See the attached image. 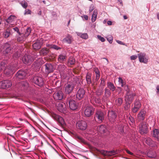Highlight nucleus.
Returning a JSON list of instances; mask_svg holds the SVG:
<instances>
[{
  "instance_id": "34",
  "label": "nucleus",
  "mask_w": 159,
  "mask_h": 159,
  "mask_svg": "<svg viewBox=\"0 0 159 159\" xmlns=\"http://www.w3.org/2000/svg\"><path fill=\"white\" fill-rule=\"evenodd\" d=\"M66 57L65 55L62 54H60L58 57V61L61 63L66 59Z\"/></svg>"
},
{
  "instance_id": "8",
  "label": "nucleus",
  "mask_w": 159,
  "mask_h": 159,
  "mask_svg": "<svg viewBox=\"0 0 159 159\" xmlns=\"http://www.w3.org/2000/svg\"><path fill=\"white\" fill-rule=\"evenodd\" d=\"M108 117L109 120L111 123H114L116 117L115 112L113 111H109L108 112Z\"/></svg>"
},
{
  "instance_id": "29",
  "label": "nucleus",
  "mask_w": 159,
  "mask_h": 159,
  "mask_svg": "<svg viewBox=\"0 0 159 159\" xmlns=\"http://www.w3.org/2000/svg\"><path fill=\"white\" fill-rule=\"evenodd\" d=\"M152 136L153 137L157 139L158 142H159V130L155 129L153 131Z\"/></svg>"
},
{
  "instance_id": "41",
  "label": "nucleus",
  "mask_w": 159,
  "mask_h": 159,
  "mask_svg": "<svg viewBox=\"0 0 159 159\" xmlns=\"http://www.w3.org/2000/svg\"><path fill=\"white\" fill-rule=\"evenodd\" d=\"M111 94V92L109 89L107 88L105 89V95L107 98L109 97Z\"/></svg>"
},
{
  "instance_id": "55",
  "label": "nucleus",
  "mask_w": 159,
  "mask_h": 159,
  "mask_svg": "<svg viewBox=\"0 0 159 159\" xmlns=\"http://www.w3.org/2000/svg\"><path fill=\"white\" fill-rule=\"evenodd\" d=\"M94 8V6L93 5H91L89 9V12L90 13L92 11Z\"/></svg>"
},
{
  "instance_id": "45",
  "label": "nucleus",
  "mask_w": 159,
  "mask_h": 159,
  "mask_svg": "<svg viewBox=\"0 0 159 159\" xmlns=\"http://www.w3.org/2000/svg\"><path fill=\"white\" fill-rule=\"evenodd\" d=\"M118 79L119 84H121V86L122 87H123L125 84V82L123 81L122 78L120 77H119Z\"/></svg>"
},
{
  "instance_id": "42",
  "label": "nucleus",
  "mask_w": 159,
  "mask_h": 159,
  "mask_svg": "<svg viewBox=\"0 0 159 159\" xmlns=\"http://www.w3.org/2000/svg\"><path fill=\"white\" fill-rule=\"evenodd\" d=\"M116 154V152L114 150L110 151H107V156H111L114 155Z\"/></svg>"
},
{
  "instance_id": "20",
  "label": "nucleus",
  "mask_w": 159,
  "mask_h": 159,
  "mask_svg": "<svg viewBox=\"0 0 159 159\" xmlns=\"http://www.w3.org/2000/svg\"><path fill=\"white\" fill-rule=\"evenodd\" d=\"M141 106V104L140 102L136 100L134 102V106L132 109V111L133 113L136 112L139 109Z\"/></svg>"
},
{
  "instance_id": "22",
  "label": "nucleus",
  "mask_w": 159,
  "mask_h": 159,
  "mask_svg": "<svg viewBox=\"0 0 159 159\" xmlns=\"http://www.w3.org/2000/svg\"><path fill=\"white\" fill-rule=\"evenodd\" d=\"M85 93V91L83 89H80L77 91L76 98L79 99L83 98Z\"/></svg>"
},
{
  "instance_id": "4",
  "label": "nucleus",
  "mask_w": 159,
  "mask_h": 159,
  "mask_svg": "<svg viewBox=\"0 0 159 159\" xmlns=\"http://www.w3.org/2000/svg\"><path fill=\"white\" fill-rule=\"evenodd\" d=\"M36 57L37 56H35L32 57L29 55H25L23 57L22 61L25 64H30Z\"/></svg>"
},
{
  "instance_id": "5",
  "label": "nucleus",
  "mask_w": 159,
  "mask_h": 159,
  "mask_svg": "<svg viewBox=\"0 0 159 159\" xmlns=\"http://www.w3.org/2000/svg\"><path fill=\"white\" fill-rule=\"evenodd\" d=\"M135 95V93H134L131 92H126L125 101L131 103L134 99V97Z\"/></svg>"
},
{
  "instance_id": "16",
  "label": "nucleus",
  "mask_w": 159,
  "mask_h": 159,
  "mask_svg": "<svg viewBox=\"0 0 159 159\" xmlns=\"http://www.w3.org/2000/svg\"><path fill=\"white\" fill-rule=\"evenodd\" d=\"M53 117L58 122L60 125L61 126L65 125V122L63 119L62 117L56 115H54L53 116Z\"/></svg>"
},
{
  "instance_id": "27",
  "label": "nucleus",
  "mask_w": 159,
  "mask_h": 159,
  "mask_svg": "<svg viewBox=\"0 0 159 159\" xmlns=\"http://www.w3.org/2000/svg\"><path fill=\"white\" fill-rule=\"evenodd\" d=\"M98 130L101 134H104L107 131V128L105 125H102L98 127Z\"/></svg>"
},
{
  "instance_id": "44",
  "label": "nucleus",
  "mask_w": 159,
  "mask_h": 159,
  "mask_svg": "<svg viewBox=\"0 0 159 159\" xmlns=\"http://www.w3.org/2000/svg\"><path fill=\"white\" fill-rule=\"evenodd\" d=\"M118 130L121 133L124 132V126L123 125H119L118 127Z\"/></svg>"
},
{
  "instance_id": "21",
  "label": "nucleus",
  "mask_w": 159,
  "mask_h": 159,
  "mask_svg": "<svg viewBox=\"0 0 159 159\" xmlns=\"http://www.w3.org/2000/svg\"><path fill=\"white\" fill-rule=\"evenodd\" d=\"M45 71L49 74L52 72L54 70L53 66L51 64L46 63L45 65Z\"/></svg>"
},
{
  "instance_id": "30",
  "label": "nucleus",
  "mask_w": 159,
  "mask_h": 159,
  "mask_svg": "<svg viewBox=\"0 0 159 159\" xmlns=\"http://www.w3.org/2000/svg\"><path fill=\"white\" fill-rule=\"evenodd\" d=\"M11 30H12L11 28H7L5 31L3 33V35L4 37L5 38H8L10 34Z\"/></svg>"
},
{
  "instance_id": "13",
  "label": "nucleus",
  "mask_w": 159,
  "mask_h": 159,
  "mask_svg": "<svg viewBox=\"0 0 159 159\" xmlns=\"http://www.w3.org/2000/svg\"><path fill=\"white\" fill-rule=\"evenodd\" d=\"M147 115L146 112L144 110H141L137 116V120L139 121H141L144 120Z\"/></svg>"
},
{
  "instance_id": "50",
  "label": "nucleus",
  "mask_w": 159,
  "mask_h": 159,
  "mask_svg": "<svg viewBox=\"0 0 159 159\" xmlns=\"http://www.w3.org/2000/svg\"><path fill=\"white\" fill-rule=\"evenodd\" d=\"M52 148H53V147L51 145L48 144V146L46 148V150L47 152H48L49 149Z\"/></svg>"
},
{
  "instance_id": "23",
  "label": "nucleus",
  "mask_w": 159,
  "mask_h": 159,
  "mask_svg": "<svg viewBox=\"0 0 159 159\" xmlns=\"http://www.w3.org/2000/svg\"><path fill=\"white\" fill-rule=\"evenodd\" d=\"M15 76L17 79H22L25 77L26 74L24 71L19 70Z\"/></svg>"
},
{
  "instance_id": "26",
  "label": "nucleus",
  "mask_w": 159,
  "mask_h": 159,
  "mask_svg": "<svg viewBox=\"0 0 159 159\" xmlns=\"http://www.w3.org/2000/svg\"><path fill=\"white\" fill-rule=\"evenodd\" d=\"M42 45V43L39 41H37L33 45V47L34 49L38 50L39 49Z\"/></svg>"
},
{
  "instance_id": "56",
  "label": "nucleus",
  "mask_w": 159,
  "mask_h": 159,
  "mask_svg": "<svg viewBox=\"0 0 159 159\" xmlns=\"http://www.w3.org/2000/svg\"><path fill=\"white\" fill-rule=\"evenodd\" d=\"M20 56V54H18V52H16L13 55L14 58H17Z\"/></svg>"
},
{
  "instance_id": "39",
  "label": "nucleus",
  "mask_w": 159,
  "mask_h": 159,
  "mask_svg": "<svg viewBox=\"0 0 159 159\" xmlns=\"http://www.w3.org/2000/svg\"><path fill=\"white\" fill-rule=\"evenodd\" d=\"M125 103L124 106V109L125 110L128 111L129 110L130 107L131 103L125 101Z\"/></svg>"
},
{
  "instance_id": "1",
  "label": "nucleus",
  "mask_w": 159,
  "mask_h": 159,
  "mask_svg": "<svg viewBox=\"0 0 159 159\" xmlns=\"http://www.w3.org/2000/svg\"><path fill=\"white\" fill-rule=\"evenodd\" d=\"M4 62H2L0 63V72L4 70V72L7 75L13 74L16 71L17 68L15 66H6Z\"/></svg>"
},
{
  "instance_id": "36",
  "label": "nucleus",
  "mask_w": 159,
  "mask_h": 159,
  "mask_svg": "<svg viewBox=\"0 0 159 159\" xmlns=\"http://www.w3.org/2000/svg\"><path fill=\"white\" fill-rule=\"evenodd\" d=\"M19 36L17 39V40L18 42L24 41L26 37H25L24 34H21L20 33V34H19Z\"/></svg>"
},
{
  "instance_id": "32",
  "label": "nucleus",
  "mask_w": 159,
  "mask_h": 159,
  "mask_svg": "<svg viewBox=\"0 0 159 159\" xmlns=\"http://www.w3.org/2000/svg\"><path fill=\"white\" fill-rule=\"evenodd\" d=\"M77 34L78 36L83 39H86L88 38V36L87 33H82L78 32L77 33Z\"/></svg>"
},
{
  "instance_id": "9",
  "label": "nucleus",
  "mask_w": 159,
  "mask_h": 159,
  "mask_svg": "<svg viewBox=\"0 0 159 159\" xmlns=\"http://www.w3.org/2000/svg\"><path fill=\"white\" fill-rule=\"evenodd\" d=\"M94 112V109L93 107L90 106H87L84 110V113L85 116L89 117L93 115Z\"/></svg>"
},
{
  "instance_id": "40",
  "label": "nucleus",
  "mask_w": 159,
  "mask_h": 159,
  "mask_svg": "<svg viewBox=\"0 0 159 159\" xmlns=\"http://www.w3.org/2000/svg\"><path fill=\"white\" fill-rule=\"evenodd\" d=\"M31 32V29L30 28H28L25 32L24 35L25 37H28L30 34Z\"/></svg>"
},
{
  "instance_id": "38",
  "label": "nucleus",
  "mask_w": 159,
  "mask_h": 159,
  "mask_svg": "<svg viewBox=\"0 0 159 159\" xmlns=\"http://www.w3.org/2000/svg\"><path fill=\"white\" fill-rule=\"evenodd\" d=\"M16 17L14 16L11 15L6 20L8 23H11L15 19Z\"/></svg>"
},
{
  "instance_id": "6",
  "label": "nucleus",
  "mask_w": 159,
  "mask_h": 159,
  "mask_svg": "<svg viewBox=\"0 0 159 159\" xmlns=\"http://www.w3.org/2000/svg\"><path fill=\"white\" fill-rule=\"evenodd\" d=\"M12 84L9 80H5L0 82V87L3 89H7L11 86Z\"/></svg>"
},
{
  "instance_id": "3",
  "label": "nucleus",
  "mask_w": 159,
  "mask_h": 159,
  "mask_svg": "<svg viewBox=\"0 0 159 159\" xmlns=\"http://www.w3.org/2000/svg\"><path fill=\"white\" fill-rule=\"evenodd\" d=\"M76 84V82L72 81L68 82L65 85V91L66 93L70 94L72 92Z\"/></svg>"
},
{
  "instance_id": "2",
  "label": "nucleus",
  "mask_w": 159,
  "mask_h": 159,
  "mask_svg": "<svg viewBox=\"0 0 159 159\" xmlns=\"http://www.w3.org/2000/svg\"><path fill=\"white\" fill-rule=\"evenodd\" d=\"M105 113L101 110H97L95 115V120L99 123L102 122L104 119Z\"/></svg>"
},
{
  "instance_id": "51",
  "label": "nucleus",
  "mask_w": 159,
  "mask_h": 159,
  "mask_svg": "<svg viewBox=\"0 0 159 159\" xmlns=\"http://www.w3.org/2000/svg\"><path fill=\"white\" fill-rule=\"evenodd\" d=\"M124 87V89L127 92H130L129 90L128 85H125L123 87Z\"/></svg>"
},
{
  "instance_id": "52",
  "label": "nucleus",
  "mask_w": 159,
  "mask_h": 159,
  "mask_svg": "<svg viewBox=\"0 0 159 159\" xmlns=\"http://www.w3.org/2000/svg\"><path fill=\"white\" fill-rule=\"evenodd\" d=\"M98 38L102 42H104L105 41V39H104V38L101 37V36L98 35Z\"/></svg>"
},
{
  "instance_id": "31",
  "label": "nucleus",
  "mask_w": 159,
  "mask_h": 159,
  "mask_svg": "<svg viewBox=\"0 0 159 159\" xmlns=\"http://www.w3.org/2000/svg\"><path fill=\"white\" fill-rule=\"evenodd\" d=\"M20 85L22 90L25 89L28 86V84L26 81H22L21 82Z\"/></svg>"
},
{
  "instance_id": "19",
  "label": "nucleus",
  "mask_w": 159,
  "mask_h": 159,
  "mask_svg": "<svg viewBox=\"0 0 159 159\" xmlns=\"http://www.w3.org/2000/svg\"><path fill=\"white\" fill-rule=\"evenodd\" d=\"M144 141L149 146L151 147H155L157 146V144L156 142L152 140L149 138H145Z\"/></svg>"
},
{
  "instance_id": "59",
  "label": "nucleus",
  "mask_w": 159,
  "mask_h": 159,
  "mask_svg": "<svg viewBox=\"0 0 159 159\" xmlns=\"http://www.w3.org/2000/svg\"><path fill=\"white\" fill-rule=\"evenodd\" d=\"M31 12V11L29 9H27L25 10V15L28 14H30Z\"/></svg>"
},
{
  "instance_id": "48",
  "label": "nucleus",
  "mask_w": 159,
  "mask_h": 159,
  "mask_svg": "<svg viewBox=\"0 0 159 159\" xmlns=\"http://www.w3.org/2000/svg\"><path fill=\"white\" fill-rule=\"evenodd\" d=\"M98 152H99L100 153L103 155L104 156H107V151H104L103 150H99Z\"/></svg>"
},
{
  "instance_id": "43",
  "label": "nucleus",
  "mask_w": 159,
  "mask_h": 159,
  "mask_svg": "<svg viewBox=\"0 0 159 159\" xmlns=\"http://www.w3.org/2000/svg\"><path fill=\"white\" fill-rule=\"evenodd\" d=\"M50 48H53L57 50L61 49V48L58 47L56 45L53 44H51Z\"/></svg>"
},
{
  "instance_id": "24",
  "label": "nucleus",
  "mask_w": 159,
  "mask_h": 159,
  "mask_svg": "<svg viewBox=\"0 0 159 159\" xmlns=\"http://www.w3.org/2000/svg\"><path fill=\"white\" fill-rule=\"evenodd\" d=\"M58 110L61 112H63L67 109L66 104L63 102L59 103L57 106Z\"/></svg>"
},
{
  "instance_id": "11",
  "label": "nucleus",
  "mask_w": 159,
  "mask_h": 159,
  "mask_svg": "<svg viewBox=\"0 0 159 159\" xmlns=\"http://www.w3.org/2000/svg\"><path fill=\"white\" fill-rule=\"evenodd\" d=\"M139 132L141 134H143L147 133V127L145 122L141 123L139 128Z\"/></svg>"
},
{
  "instance_id": "28",
  "label": "nucleus",
  "mask_w": 159,
  "mask_h": 159,
  "mask_svg": "<svg viewBox=\"0 0 159 159\" xmlns=\"http://www.w3.org/2000/svg\"><path fill=\"white\" fill-rule=\"evenodd\" d=\"M49 52V49L46 48H43L40 51L39 53L41 55L45 56L47 55Z\"/></svg>"
},
{
  "instance_id": "61",
  "label": "nucleus",
  "mask_w": 159,
  "mask_h": 159,
  "mask_svg": "<svg viewBox=\"0 0 159 159\" xmlns=\"http://www.w3.org/2000/svg\"><path fill=\"white\" fill-rule=\"evenodd\" d=\"M100 77V74L96 75V81H98L99 80Z\"/></svg>"
},
{
  "instance_id": "62",
  "label": "nucleus",
  "mask_w": 159,
  "mask_h": 159,
  "mask_svg": "<svg viewBox=\"0 0 159 159\" xmlns=\"http://www.w3.org/2000/svg\"><path fill=\"white\" fill-rule=\"evenodd\" d=\"M81 17H84V19L86 20H87L88 19V17L87 16V15H84L83 16H81Z\"/></svg>"
},
{
  "instance_id": "37",
  "label": "nucleus",
  "mask_w": 159,
  "mask_h": 159,
  "mask_svg": "<svg viewBox=\"0 0 159 159\" xmlns=\"http://www.w3.org/2000/svg\"><path fill=\"white\" fill-rule=\"evenodd\" d=\"M123 102V99L121 98H118L116 100L115 103L117 106H120Z\"/></svg>"
},
{
  "instance_id": "33",
  "label": "nucleus",
  "mask_w": 159,
  "mask_h": 159,
  "mask_svg": "<svg viewBox=\"0 0 159 159\" xmlns=\"http://www.w3.org/2000/svg\"><path fill=\"white\" fill-rule=\"evenodd\" d=\"M97 11L96 10H94L93 11V13L92 17L91 19L92 22H94L97 19Z\"/></svg>"
},
{
  "instance_id": "10",
  "label": "nucleus",
  "mask_w": 159,
  "mask_h": 159,
  "mask_svg": "<svg viewBox=\"0 0 159 159\" xmlns=\"http://www.w3.org/2000/svg\"><path fill=\"white\" fill-rule=\"evenodd\" d=\"M53 97L56 100H61L64 97V94L61 90H59L55 92L53 94Z\"/></svg>"
},
{
  "instance_id": "17",
  "label": "nucleus",
  "mask_w": 159,
  "mask_h": 159,
  "mask_svg": "<svg viewBox=\"0 0 159 159\" xmlns=\"http://www.w3.org/2000/svg\"><path fill=\"white\" fill-rule=\"evenodd\" d=\"M73 41V39L72 36L68 34L66 37L63 39L62 41L64 43H66L70 44Z\"/></svg>"
},
{
  "instance_id": "63",
  "label": "nucleus",
  "mask_w": 159,
  "mask_h": 159,
  "mask_svg": "<svg viewBox=\"0 0 159 159\" xmlns=\"http://www.w3.org/2000/svg\"><path fill=\"white\" fill-rule=\"evenodd\" d=\"M126 152L129 154H130L131 155H132L133 153L129 151L128 150H126Z\"/></svg>"
},
{
  "instance_id": "47",
  "label": "nucleus",
  "mask_w": 159,
  "mask_h": 159,
  "mask_svg": "<svg viewBox=\"0 0 159 159\" xmlns=\"http://www.w3.org/2000/svg\"><path fill=\"white\" fill-rule=\"evenodd\" d=\"M69 62L71 65H74L75 63V60L73 58H70L69 60Z\"/></svg>"
},
{
  "instance_id": "54",
  "label": "nucleus",
  "mask_w": 159,
  "mask_h": 159,
  "mask_svg": "<svg viewBox=\"0 0 159 159\" xmlns=\"http://www.w3.org/2000/svg\"><path fill=\"white\" fill-rule=\"evenodd\" d=\"M137 57V55H132L130 57V59L131 60H134L136 59Z\"/></svg>"
},
{
  "instance_id": "18",
  "label": "nucleus",
  "mask_w": 159,
  "mask_h": 159,
  "mask_svg": "<svg viewBox=\"0 0 159 159\" xmlns=\"http://www.w3.org/2000/svg\"><path fill=\"white\" fill-rule=\"evenodd\" d=\"M69 105L70 108L72 110H75L78 107V105L75 101L73 100L69 101Z\"/></svg>"
},
{
  "instance_id": "12",
  "label": "nucleus",
  "mask_w": 159,
  "mask_h": 159,
  "mask_svg": "<svg viewBox=\"0 0 159 159\" xmlns=\"http://www.w3.org/2000/svg\"><path fill=\"white\" fill-rule=\"evenodd\" d=\"M139 60L140 62L147 63L148 61V59L146 58V54L144 53L140 52L138 55Z\"/></svg>"
},
{
  "instance_id": "35",
  "label": "nucleus",
  "mask_w": 159,
  "mask_h": 159,
  "mask_svg": "<svg viewBox=\"0 0 159 159\" xmlns=\"http://www.w3.org/2000/svg\"><path fill=\"white\" fill-rule=\"evenodd\" d=\"M107 87L112 91H114L116 89L114 84L111 82H108L107 84Z\"/></svg>"
},
{
  "instance_id": "7",
  "label": "nucleus",
  "mask_w": 159,
  "mask_h": 159,
  "mask_svg": "<svg viewBox=\"0 0 159 159\" xmlns=\"http://www.w3.org/2000/svg\"><path fill=\"white\" fill-rule=\"evenodd\" d=\"M76 125L77 128L81 130H85L87 126L86 122L84 120L78 122Z\"/></svg>"
},
{
  "instance_id": "14",
  "label": "nucleus",
  "mask_w": 159,
  "mask_h": 159,
  "mask_svg": "<svg viewBox=\"0 0 159 159\" xmlns=\"http://www.w3.org/2000/svg\"><path fill=\"white\" fill-rule=\"evenodd\" d=\"M34 83L39 86H42L43 84V79L41 77L36 76L34 78Z\"/></svg>"
},
{
  "instance_id": "25",
  "label": "nucleus",
  "mask_w": 159,
  "mask_h": 159,
  "mask_svg": "<svg viewBox=\"0 0 159 159\" xmlns=\"http://www.w3.org/2000/svg\"><path fill=\"white\" fill-rule=\"evenodd\" d=\"M92 74L89 72H88L85 78L87 82V85L89 86L92 83Z\"/></svg>"
},
{
  "instance_id": "46",
  "label": "nucleus",
  "mask_w": 159,
  "mask_h": 159,
  "mask_svg": "<svg viewBox=\"0 0 159 159\" xmlns=\"http://www.w3.org/2000/svg\"><path fill=\"white\" fill-rule=\"evenodd\" d=\"M20 4L22 7L25 8H26L28 6V4L27 2L25 1H22Z\"/></svg>"
},
{
  "instance_id": "64",
  "label": "nucleus",
  "mask_w": 159,
  "mask_h": 159,
  "mask_svg": "<svg viewBox=\"0 0 159 159\" xmlns=\"http://www.w3.org/2000/svg\"><path fill=\"white\" fill-rule=\"evenodd\" d=\"M116 42L119 44L124 45L123 43L120 40H117L116 41Z\"/></svg>"
},
{
  "instance_id": "15",
  "label": "nucleus",
  "mask_w": 159,
  "mask_h": 159,
  "mask_svg": "<svg viewBox=\"0 0 159 159\" xmlns=\"http://www.w3.org/2000/svg\"><path fill=\"white\" fill-rule=\"evenodd\" d=\"M3 48L6 53H11L12 52V48L9 43L4 44Z\"/></svg>"
},
{
  "instance_id": "58",
  "label": "nucleus",
  "mask_w": 159,
  "mask_h": 159,
  "mask_svg": "<svg viewBox=\"0 0 159 159\" xmlns=\"http://www.w3.org/2000/svg\"><path fill=\"white\" fill-rule=\"evenodd\" d=\"M96 75L100 74V72L98 68H95L94 70Z\"/></svg>"
},
{
  "instance_id": "57",
  "label": "nucleus",
  "mask_w": 159,
  "mask_h": 159,
  "mask_svg": "<svg viewBox=\"0 0 159 159\" xmlns=\"http://www.w3.org/2000/svg\"><path fill=\"white\" fill-rule=\"evenodd\" d=\"M12 29L15 31H16L17 33L19 34H20V33L19 32V30L18 28L17 27H15L14 28H13Z\"/></svg>"
},
{
  "instance_id": "49",
  "label": "nucleus",
  "mask_w": 159,
  "mask_h": 159,
  "mask_svg": "<svg viewBox=\"0 0 159 159\" xmlns=\"http://www.w3.org/2000/svg\"><path fill=\"white\" fill-rule=\"evenodd\" d=\"M89 148L93 152H98L99 151V150L98 149L90 145L89 146Z\"/></svg>"
},
{
  "instance_id": "60",
  "label": "nucleus",
  "mask_w": 159,
  "mask_h": 159,
  "mask_svg": "<svg viewBox=\"0 0 159 159\" xmlns=\"http://www.w3.org/2000/svg\"><path fill=\"white\" fill-rule=\"evenodd\" d=\"M107 39L110 43H112V42L113 39L111 37H110L109 38H108Z\"/></svg>"
},
{
  "instance_id": "53",
  "label": "nucleus",
  "mask_w": 159,
  "mask_h": 159,
  "mask_svg": "<svg viewBox=\"0 0 159 159\" xmlns=\"http://www.w3.org/2000/svg\"><path fill=\"white\" fill-rule=\"evenodd\" d=\"M129 119L130 121V122L131 123V125L132 124L134 123V118L132 117H129ZM130 125H131V124H130Z\"/></svg>"
}]
</instances>
